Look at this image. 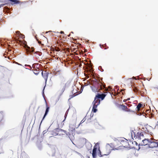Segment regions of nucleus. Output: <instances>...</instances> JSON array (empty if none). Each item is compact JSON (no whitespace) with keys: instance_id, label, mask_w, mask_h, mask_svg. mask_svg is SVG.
Returning a JSON list of instances; mask_svg holds the SVG:
<instances>
[{"instance_id":"1","label":"nucleus","mask_w":158,"mask_h":158,"mask_svg":"<svg viewBox=\"0 0 158 158\" xmlns=\"http://www.w3.org/2000/svg\"><path fill=\"white\" fill-rule=\"evenodd\" d=\"M55 131H56L57 133H59V135H60L62 134H62V132H64V133H65L66 134V135L69 136V137L70 139V140L72 141V139H71V135L70 133H66V131H64L63 129H60L59 128H56L55 129H54Z\"/></svg>"},{"instance_id":"2","label":"nucleus","mask_w":158,"mask_h":158,"mask_svg":"<svg viewBox=\"0 0 158 158\" xmlns=\"http://www.w3.org/2000/svg\"><path fill=\"white\" fill-rule=\"evenodd\" d=\"M155 139H151L149 142L150 144H148V147L153 148H158V142L155 141Z\"/></svg>"},{"instance_id":"3","label":"nucleus","mask_w":158,"mask_h":158,"mask_svg":"<svg viewBox=\"0 0 158 158\" xmlns=\"http://www.w3.org/2000/svg\"><path fill=\"white\" fill-rule=\"evenodd\" d=\"M151 139H145L143 140L142 143H139L138 145L139 148L138 150L140 148V146H148V143H150L149 142L150 141Z\"/></svg>"},{"instance_id":"4","label":"nucleus","mask_w":158,"mask_h":158,"mask_svg":"<svg viewBox=\"0 0 158 158\" xmlns=\"http://www.w3.org/2000/svg\"><path fill=\"white\" fill-rule=\"evenodd\" d=\"M98 145H99L98 143H96L94 147L92 153V155L94 158H95L97 156V146Z\"/></svg>"},{"instance_id":"5","label":"nucleus","mask_w":158,"mask_h":158,"mask_svg":"<svg viewBox=\"0 0 158 158\" xmlns=\"http://www.w3.org/2000/svg\"><path fill=\"white\" fill-rule=\"evenodd\" d=\"M25 50L31 54H32L34 51V48L33 47L30 48L27 45H25Z\"/></svg>"},{"instance_id":"6","label":"nucleus","mask_w":158,"mask_h":158,"mask_svg":"<svg viewBox=\"0 0 158 158\" xmlns=\"http://www.w3.org/2000/svg\"><path fill=\"white\" fill-rule=\"evenodd\" d=\"M106 96V94H98L96 95L95 96L96 98H97L98 99L100 98L102 100L104 99Z\"/></svg>"},{"instance_id":"7","label":"nucleus","mask_w":158,"mask_h":158,"mask_svg":"<svg viewBox=\"0 0 158 158\" xmlns=\"http://www.w3.org/2000/svg\"><path fill=\"white\" fill-rule=\"evenodd\" d=\"M41 74L42 77L44 78L46 82L47 80L48 73H46V71H45L44 73L43 71H42Z\"/></svg>"},{"instance_id":"8","label":"nucleus","mask_w":158,"mask_h":158,"mask_svg":"<svg viewBox=\"0 0 158 158\" xmlns=\"http://www.w3.org/2000/svg\"><path fill=\"white\" fill-rule=\"evenodd\" d=\"M100 101H99L98 104H97V105L93 106V108L92 110V111L94 113H96L97 111V108L98 106L100 104Z\"/></svg>"},{"instance_id":"9","label":"nucleus","mask_w":158,"mask_h":158,"mask_svg":"<svg viewBox=\"0 0 158 158\" xmlns=\"http://www.w3.org/2000/svg\"><path fill=\"white\" fill-rule=\"evenodd\" d=\"M117 106L118 108H121L123 110H125V109H127V106L124 105L123 104L121 105L117 104Z\"/></svg>"},{"instance_id":"10","label":"nucleus","mask_w":158,"mask_h":158,"mask_svg":"<svg viewBox=\"0 0 158 158\" xmlns=\"http://www.w3.org/2000/svg\"><path fill=\"white\" fill-rule=\"evenodd\" d=\"M51 151L52 152V153L50 152H49L48 153L49 155H51L52 156H54L56 152L55 148L53 147V148L51 149Z\"/></svg>"},{"instance_id":"11","label":"nucleus","mask_w":158,"mask_h":158,"mask_svg":"<svg viewBox=\"0 0 158 158\" xmlns=\"http://www.w3.org/2000/svg\"><path fill=\"white\" fill-rule=\"evenodd\" d=\"M98 87H99L101 89H102L105 87V85L103 83L99 82L98 83Z\"/></svg>"},{"instance_id":"12","label":"nucleus","mask_w":158,"mask_h":158,"mask_svg":"<svg viewBox=\"0 0 158 158\" xmlns=\"http://www.w3.org/2000/svg\"><path fill=\"white\" fill-rule=\"evenodd\" d=\"M99 101H100V100H98L97 98H96V96L94 98V100L93 102V106L97 105L96 103L98 104Z\"/></svg>"},{"instance_id":"13","label":"nucleus","mask_w":158,"mask_h":158,"mask_svg":"<svg viewBox=\"0 0 158 158\" xmlns=\"http://www.w3.org/2000/svg\"><path fill=\"white\" fill-rule=\"evenodd\" d=\"M132 88L133 89V90L134 91V92L136 93H139L140 92V91L139 90V89H138L135 87L132 86Z\"/></svg>"},{"instance_id":"14","label":"nucleus","mask_w":158,"mask_h":158,"mask_svg":"<svg viewBox=\"0 0 158 158\" xmlns=\"http://www.w3.org/2000/svg\"><path fill=\"white\" fill-rule=\"evenodd\" d=\"M141 134H142V132L139 133V132H138L137 133L135 137H136V138H138V139L140 140L141 139Z\"/></svg>"},{"instance_id":"15","label":"nucleus","mask_w":158,"mask_h":158,"mask_svg":"<svg viewBox=\"0 0 158 158\" xmlns=\"http://www.w3.org/2000/svg\"><path fill=\"white\" fill-rule=\"evenodd\" d=\"M16 33L19 36L22 38L23 39L25 38L24 35L21 34L19 31H17L16 32Z\"/></svg>"},{"instance_id":"16","label":"nucleus","mask_w":158,"mask_h":158,"mask_svg":"<svg viewBox=\"0 0 158 158\" xmlns=\"http://www.w3.org/2000/svg\"><path fill=\"white\" fill-rule=\"evenodd\" d=\"M91 88L92 89V90L94 92H98V88L95 87L94 85H92L91 86Z\"/></svg>"},{"instance_id":"17","label":"nucleus","mask_w":158,"mask_h":158,"mask_svg":"<svg viewBox=\"0 0 158 158\" xmlns=\"http://www.w3.org/2000/svg\"><path fill=\"white\" fill-rule=\"evenodd\" d=\"M38 70H33L32 71H33L34 73L36 75H37L39 74L40 70L39 69H38Z\"/></svg>"},{"instance_id":"18","label":"nucleus","mask_w":158,"mask_h":158,"mask_svg":"<svg viewBox=\"0 0 158 158\" xmlns=\"http://www.w3.org/2000/svg\"><path fill=\"white\" fill-rule=\"evenodd\" d=\"M143 106V105L140 103H139L137 106L136 108L138 110H139L140 108Z\"/></svg>"},{"instance_id":"19","label":"nucleus","mask_w":158,"mask_h":158,"mask_svg":"<svg viewBox=\"0 0 158 158\" xmlns=\"http://www.w3.org/2000/svg\"><path fill=\"white\" fill-rule=\"evenodd\" d=\"M69 130L73 131L75 130V128L74 126H72L71 124H70L69 125Z\"/></svg>"},{"instance_id":"20","label":"nucleus","mask_w":158,"mask_h":158,"mask_svg":"<svg viewBox=\"0 0 158 158\" xmlns=\"http://www.w3.org/2000/svg\"><path fill=\"white\" fill-rule=\"evenodd\" d=\"M118 150V149H117V148H114L112 149H110L109 150V151L108 152L107 154H104V155H105V156L108 155L111 152V150Z\"/></svg>"},{"instance_id":"21","label":"nucleus","mask_w":158,"mask_h":158,"mask_svg":"<svg viewBox=\"0 0 158 158\" xmlns=\"http://www.w3.org/2000/svg\"><path fill=\"white\" fill-rule=\"evenodd\" d=\"M98 151H99L98 153V156H99L101 157H102L103 156L105 155L104 154L103 155H102V154H101V152L100 151V148H99H99H98Z\"/></svg>"},{"instance_id":"22","label":"nucleus","mask_w":158,"mask_h":158,"mask_svg":"<svg viewBox=\"0 0 158 158\" xmlns=\"http://www.w3.org/2000/svg\"><path fill=\"white\" fill-rule=\"evenodd\" d=\"M49 107L48 106L47 103H46V109L45 112L48 113L49 111Z\"/></svg>"},{"instance_id":"23","label":"nucleus","mask_w":158,"mask_h":158,"mask_svg":"<svg viewBox=\"0 0 158 158\" xmlns=\"http://www.w3.org/2000/svg\"><path fill=\"white\" fill-rule=\"evenodd\" d=\"M52 135L53 136H56L59 135V133H57L56 131H55L54 130L52 132Z\"/></svg>"},{"instance_id":"24","label":"nucleus","mask_w":158,"mask_h":158,"mask_svg":"<svg viewBox=\"0 0 158 158\" xmlns=\"http://www.w3.org/2000/svg\"><path fill=\"white\" fill-rule=\"evenodd\" d=\"M131 137L133 139V135H134V137L135 138L136 136V134H135V132L133 131H131Z\"/></svg>"},{"instance_id":"25","label":"nucleus","mask_w":158,"mask_h":158,"mask_svg":"<svg viewBox=\"0 0 158 158\" xmlns=\"http://www.w3.org/2000/svg\"><path fill=\"white\" fill-rule=\"evenodd\" d=\"M48 113H46V112H45V113H44V114L43 116V117L42 118V119L41 121V122L40 123V125H41V124L42 123V121L44 119V118H45V117H46V116H47V115Z\"/></svg>"},{"instance_id":"26","label":"nucleus","mask_w":158,"mask_h":158,"mask_svg":"<svg viewBox=\"0 0 158 158\" xmlns=\"http://www.w3.org/2000/svg\"><path fill=\"white\" fill-rule=\"evenodd\" d=\"M48 113H46V112H45V113H44V114L43 116V117L42 118V119L41 121V122L40 123V125H41V124L42 123V121L44 119V118H45V117H46V116H47V115Z\"/></svg>"},{"instance_id":"27","label":"nucleus","mask_w":158,"mask_h":158,"mask_svg":"<svg viewBox=\"0 0 158 158\" xmlns=\"http://www.w3.org/2000/svg\"><path fill=\"white\" fill-rule=\"evenodd\" d=\"M35 53L38 54L39 56H41L42 54V53L41 52H38V51H36V52H35Z\"/></svg>"},{"instance_id":"28","label":"nucleus","mask_w":158,"mask_h":158,"mask_svg":"<svg viewBox=\"0 0 158 158\" xmlns=\"http://www.w3.org/2000/svg\"><path fill=\"white\" fill-rule=\"evenodd\" d=\"M77 95L76 94H74L73 95H70V98L69 99V100L70 99H71L72 98H73V97H75Z\"/></svg>"},{"instance_id":"29","label":"nucleus","mask_w":158,"mask_h":158,"mask_svg":"<svg viewBox=\"0 0 158 158\" xmlns=\"http://www.w3.org/2000/svg\"><path fill=\"white\" fill-rule=\"evenodd\" d=\"M85 139L86 143H87L90 147H92V144H91V143L89 142L87 143V140L86 139Z\"/></svg>"},{"instance_id":"30","label":"nucleus","mask_w":158,"mask_h":158,"mask_svg":"<svg viewBox=\"0 0 158 158\" xmlns=\"http://www.w3.org/2000/svg\"><path fill=\"white\" fill-rule=\"evenodd\" d=\"M98 69L100 70L101 72H103L104 70L103 69H102V67L101 66H100L98 67Z\"/></svg>"},{"instance_id":"31","label":"nucleus","mask_w":158,"mask_h":158,"mask_svg":"<svg viewBox=\"0 0 158 158\" xmlns=\"http://www.w3.org/2000/svg\"><path fill=\"white\" fill-rule=\"evenodd\" d=\"M84 118L82 120H81L80 122V123L78 125V127H77L76 128H77L80 125V124L82 123H83L84 121H84H83V120L84 119Z\"/></svg>"},{"instance_id":"32","label":"nucleus","mask_w":158,"mask_h":158,"mask_svg":"<svg viewBox=\"0 0 158 158\" xmlns=\"http://www.w3.org/2000/svg\"><path fill=\"white\" fill-rule=\"evenodd\" d=\"M68 114L67 113H65V115H64V119L63 121H64L65 119H66V117L67 116Z\"/></svg>"},{"instance_id":"33","label":"nucleus","mask_w":158,"mask_h":158,"mask_svg":"<svg viewBox=\"0 0 158 158\" xmlns=\"http://www.w3.org/2000/svg\"><path fill=\"white\" fill-rule=\"evenodd\" d=\"M0 113H1V117L2 118L3 117V116H4V113H3V112L2 111H1L0 112Z\"/></svg>"},{"instance_id":"34","label":"nucleus","mask_w":158,"mask_h":158,"mask_svg":"<svg viewBox=\"0 0 158 158\" xmlns=\"http://www.w3.org/2000/svg\"><path fill=\"white\" fill-rule=\"evenodd\" d=\"M65 87V85H64L63 88L62 89L61 91L62 92V93H63L64 92V91Z\"/></svg>"},{"instance_id":"35","label":"nucleus","mask_w":158,"mask_h":158,"mask_svg":"<svg viewBox=\"0 0 158 158\" xmlns=\"http://www.w3.org/2000/svg\"><path fill=\"white\" fill-rule=\"evenodd\" d=\"M126 110H126V111H127V112H129V111L133 112V111L131 109H128V108H127V109H126Z\"/></svg>"},{"instance_id":"36","label":"nucleus","mask_w":158,"mask_h":158,"mask_svg":"<svg viewBox=\"0 0 158 158\" xmlns=\"http://www.w3.org/2000/svg\"><path fill=\"white\" fill-rule=\"evenodd\" d=\"M7 3H5V4H1L0 6H1V7H2V6L5 5H6V4H7Z\"/></svg>"},{"instance_id":"37","label":"nucleus","mask_w":158,"mask_h":158,"mask_svg":"<svg viewBox=\"0 0 158 158\" xmlns=\"http://www.w3.org/2000/svg\"><path fill=\"white\" fill-rule=\"evenodd\" d=\"M57 73H56V74H60V70H58L57 71Z\"/></svg>"},{"instance_id":"38","label":"nucleus","mask_w":158,"mask_h":158,"mask_svg":"<svg viewBox=\"0 0 158 158\" xmlns=\"http://www.w3.org/2000/svg\"><path fill=\"white\" fill-rule=\"evenodd\" d=\"M142 134H141V139H143L144 137V135H143V133L142 132Z\"/></svg>"},{"instance_id":"39","label":"nucleus","mask_w":158,"mask_h":158,"mask_svg":"<svg viewBox=\"0 0 158 158\" xmlns=\"http://www.w3.org/2000/svg\"><path fill=\"white\" fill-rule=\"evenodd\" d=\"M45 86L44 87V89L43 90V92H42V95H43V96L44 97V89L45 88Z\"/></svg>"},{"instance_id":"40","label":"nucleus","mask_w":158,"mask_h":158,"mask_svg":"<svg viewBox=\"0 0 158 158\" xmlns=\"http://www.w3.org/2000/svg\"><path fill=\"white\" fill-rule=\"evenodd\" d=\"M37 41H38V44H41V42L39 40H38L37 39Z\"/></svg>"},{"instance_id":"41","label":"nucleus","mask_w":158,"mask_h":158,"mask_svg":"<svg viewBox=\"0 0 158 158\" xmlns=\"http://www.w3.org/2000/svg\"><path fill=\"white\" fill-rule=\"evenodd\" d=\"M60 33L61 34H64V32L63 31H60Z\"/></svg>"},{"instance_id":"42","label":"nucleus","mask_w":158,"mask_h":158,"mask_svg":"<svg viewBox=\"0 0 158 158\" xmlns=\"http://www.w3.org/2000/svg\"><path fill=\"white\" fill-rule=\"evenodd\" d=\"M25 66H29V67H30L31 68V66L30 65H26V64H25Z\"/></svg>"},{"instance_id":"43","label":"nucleus","mask_w":158,"mask_h":158,"mask_svg":"<svg viewBox=\"0 0 158 158\" xmlns=\"http://www.w3.org/2000/svg\"><path fill=\"white\" fill-rule=\"evenodd\" d=\"M69 108L66 111V113H67L68 114V112H69Z\"/></svg>"},{"instance_id":"44","label":"nucleus","mask_w":158,"mask_h":158,"mask_svg":"<svg viewBox=\"0 0 158 158\" xmlns=\"http://www.w3.org/2000/svg\"><path fill=\"white\" fill-rule=\"evenodd\" d=\"M134 142L135 143V145H138V143L136 141H134Z\"/></svg>"},{"instance_id":"45","label":"nucleus","mask_w":158,"mask_h":158,"mask_svg":"<svg viewBox=\"0 0 158 158\" xmlns=\"http://www.w3.org/2000/svg\"><path fill=\"white\" fill-rule=\"evenodd\" d=\"M158 125V121H157V123H156V126H157Z\"/></svg>"},{"instance_id":"46","label":"nucleus","mask_w":158,"mask_h":158,"mask_svg":"<svg viewBox=\"0 0 158 158\" xmlns=\"http://www.w3.org/2000/svg\"><path fill=\"white\" fill-rule=\"evenodd\" d=\"M43 133H44V134H45V133H46L45 131H43Z\"/></svg>"},{"instance_id":"47","label":"nucleus","mask_w":158,"mask_h":158,"mask_svg":"<svg viewBox=\"0 0 158 158\" xmlns=\"http://www.w3.org/2000/svg\"><path fill=\"white\" fill-rule=\"evenodd\" d=\"M99 45H100V46L101 48H102V46H102V45H101V44H100Z\"/></svg>"},{"instance_id":"48","label":"nucleus","mask_w":158,"mask_h":158,"mask_svg":"<svg viewBox=\"0 0 158 158\" xmlns=\"http://www.w3.org/2000/svg\"><path fill=\"white\" fill-rule=\"evenodd\" d=\"M107 145H109H109H110V144H109L108 143V144H107Z\"/></svg>"},{"instance_id":"49","label":"nucleus","mask_w":158,"mask_h":158,"mask_svg":"<svg viewBox=\"0 0 158 158\" xmlns=\"http://www.w3.org/2000/svg\"><path fill=\"white\" fill-rule=\"evenodd\" d=\"M125 101H126V100H123V102H125Z\"/></svg>"},{"instance_id":"50","label":"nucleus","mask_w":158,"mask_h":158,"mask_svg":"<svg viewBox=\"0 0 158 158\" xmlns=\"http://www.w3.org/2000/svg\"><path fill=\"white\" fill-rule=\"evenodd\" d=\"M130 100V98H128L127 99V100Z\"/></svg>"},{"instance_id":"51","label":"nucleus","mask_w":158,"mask_h":158,"mask_svg":"<svg viewBox=\"0 0 158 158\" xmlns=\"http://www.w3.org/2000/svg\"><path fill=\"white\" fill-rule=\"evenodd\" d=\"M2 118L1 120V121H0V122H1L2 121Z\"/></svg>"},{"instance_id":"52","label":"nucleus","mask_w":158,"mask_h":158,"mask_svg":"<svg viewBox=\"0 0 158 158\" xmlns=\"http://www.w3.org/2000/svg\"><path fill=\"white\" fill-rule=\"evenodd\" d=\"M71 33H73V32H72H72H71Z\"/></svg>"},{"instance_id":"53","label":"nucleus","mask_w":158,"mask_h":158,"mask_svg":"<svg viewBox=\"0 0 158 158\" xmlns=\"http://www.w3.org/2000/svg\"><path fill=\"white\" fill-rule=\"evenodd\" d=\"M72 143H73V144H74L73 142H72Z\"/></svg>"},{"instance_id":"54","label":"nucleus","mask_w":158,"mask_h":158,"mask_svg":"<svg viewBox=\"0 0 158 158\" xmlns=\"http://www.w3.org/2000/svg\"><path fill=\"white\" fill-rule=\"evenodd\" d=\"M72 143H73V144H74L73 142H72Z\"/></svg>"},{"instance_id":"55","label":"nucleus","mask_w":158,"mask_h":158,"mask_svg":"<svg viewBox=\"0 0 158 158\" xmlns=\"http://www.w3.org/2000/svg\"><path fill=\"white\" fill-rule=\"evenodd\" d=\"M72 143H73V144H74L73 142H72Z\"/></svg>"},{"instance_id":"56","label":"nucleus","mask_w":158,"mask_h":158,"mask_svg":"<svg viewBox=\"0 0 158 158\" xmlns=\"http://www.w3.org/2000/svg\"><path fill=\"white\" fill-rule=\"evenodd\" d=\"M72 143H73V144H74L73 142H72Z\"/></svg>"},{"instance_id":"57","label":"nucleus","mask_w":158,"mask_h":158,"mask_svg":"<svg viewBox=\"0 0 158 158\" xmlns=\"http://www.w3.org/2000/svg\"><path fill=\"white\" fill-rule=\"evenodd\" d=\"M131 79V78H128V79Z\"/></svg>"},{"instance_id":"58","label":"nucleus","mask_w":158,"mask_h":158,"mask_svg":"<svg viewBox=\"0 0 158 158\" xmlns=\"http://www.w3.org/2000/svg\"><path fill=\"white\" fill-rule=\"evenodd\" d=\"M133 78H135V77H133Z\"/></svg>"},{"instance_id":"59","label":"nucleus","mask_w":158,"mask_h":158,"mask_svg":"<svg viewBox=\"0 0 158 158\" xmlns=\"http://www.w3.org/2000/svg\"><path fill=\"white\" fill-rule=\"evenodd\" d=\"M93 114H92V117L93 116Z\"/></svg>"},{"instance_id":"60","label":"nucleus","mask_w":158,"mask_h":158,"mask_svg":"<svg viewBox=\"0 0 158 158\" xmlns=\"http://www.w3.org/2000/svg\"><path fill=\"white\" fill-rule=\"evenodd\" d=\"M70 36V35H69V36Z\"/></svg>"}]
</instances>
